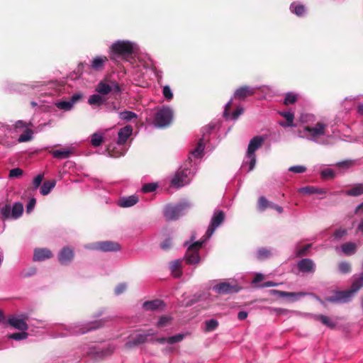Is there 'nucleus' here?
Segmentation results:
<instances>
[{
    "label": "nucleus",
    "mask_w": 363,
    "mask_h": 363,
    "mask_svg": "<svg viewBox=\"0 0 363 363\" xmlns=\"http://www.w3.org/2000/svg\"><path fill=\"white\" fill-rule=\"evenodd\" d=\"M162 94H163L164 96L168 101L172 99V98H173L172 91L171 88L169 87V86H168V85H165L163 86Z\"/></svg>",
    "instance_id": "51"
},
{
    "label": "nucleus",
    "mask_w": 363,
    "mask_h": 363,
    "mask_svg": "<svg viewBox=\"0 0 363 363\" xmlns=\"http://www.w3.org/2000/svg\"><path fill=\"white\" fill-rule=\"evenodd\" d=\"M133 128L130 125H126L121 128L118 133V140L116 145H109L107 147L106 152L110 157H119L124 155L126 148L124 146L128 138L131 135Z\"/></svg>",
    "instance_id": "5"
},
{
    "label": "nucleus",
    "mask_w": 363,
    "mask_h": 363,
    "mask_svg": "<svg viewBox=\"0 0 363 363\" xmlns=\"http://www.w3.org/2000/svg\"><path fill=\"white\" fill-rule=\"evenodd\" d=\"M119 116L121 120L129 121H131L132 119L136 118L137 115L133 111H125L120 112Z\"/></svg>",
    "instance_id": "43"
},
{
    "label": "nucleus",
    "mask_w": 363,
    "mask_h": 363,
    "mask_svg": "<svg viewBox=\"0 0 363 363\" xmlns=\"http://www.w3.org/2000/svg\"><path fill=\"white\" fill-rule=\"evenodd\" d=\"M23 212V205L21 202H16L11 206L6 204L0 208V217L3 219H18Z\"/></svg>",
    "instance_id": "10"
},
{
    "label": "nucleus",
    "mask_w": 363,
    "mask_h": 363,
    "mask_svg": "<svg viewBox=\"0 0 363 363\" xmlns=\"http://www.w3.org/2000/svg\"><path fill=\"white\" fill-rule=\"evenodd\" d=\"M55 184L56 182L55 180H50L44 182L40 189V194L43 196L49 194L55 186Z\"/></svg>",
    "instance_id": "30"
},
{
    "label": "nucleus",
    "mask_w": 363,
    "mask_h": 363,
    "mask_svg": "<svg viewBox=\"0 0 363 363\" xmlns=\"http://www.w3.org/2000/svg\"><path fill=\"white\" fill-rule=\"evenodd\" d=\"M94 248L104 252H113L119 250L120 246L117 242L105 241L97 242Z\"/></svg>",
    "instance_id": "19"
},
{
    "label": "nucleus",
    "mask_w": 363,
    "mask_h": 363,
    "mask_svg": "<svg viewBox=\"0 0 363 363\" xmlns=\"http://www.w3.org/2000/svg\"><path fill=\"white\" fill-rule=\"evenodd\" d=\"M351 267L348 262H341L339 264V270L342 274H347L350 272Z\"/></svg>",
    "instance_id": "53"
},
{
    "label": "nucleus",
    "mask_w": 363,
    "mask_h": 363,
    "mask_svg": "<svg viewBox=\"0 0 363 363\" xmlns=\"http://www.w3.org/2000/svg\"><path fill=\"white\" fill-rule=\"evenodd\" d=\"M290 9L292 13H294L298 16H302L305 12V8L303 5L291 4L290 6Z\"/></svg>",
    "instance_id": "42"
},
{
    "label": "nucleus",
    "mask_w": 363,
    "mask_h": 363,
    "mask_svg": "<svg viewBox=\"0 0 363 363\" xmlns=\"http://www.w3.org/2000/svg\"><path fill=\"white\" fill-rule=\"evenodd\" d=\"M270 208H274L277 211H278L279 213H281L283 212V208L281 206H277V204L272 202L270 204Z\"/></svg>",
    "instance_id": "64"
},
{
    "label": "nucleus",
    "mask_w": 363,
    "mask_h": 363,
    "mask_svg": "<svg viewBox=\"0 0 363 363\" xmlns=\"http://www.w3.org/2000/svg\"><path fill=\"white\" fill-rule=\"evenodd\" d=\"M232 103V99H230L225 106V109L223 112V116L226 119L230 120H236L238 117L242 114L244 110L242 107H238L231 114L228 113V111L230 107V104Z\"/></svg>",
    "instance_id": "21"
},
{
    "label": "nucleus",
    "mask_w": 363,
    "mask_h": 363,
    "mask_svg": "<svg viewBox=\"0 0 363 363\" xmlns=\"http://www.w3.org/2000/svg\"><path fill=\"white\" fill-rule=\"evenodd\" d=\"M96 91L101 94L106 95L111 92L118 93L121 91V88L118 83L113 81H110L108 83L100 82Z\"/></svg>",
    "instance_id": "13"
},
{
    "label": "nucleus",
    "mask_w": 363,
    "mask_h": 363,
    "mask_svg": "<svg viewBox=\"0 0 363 363\" xmlns=\"http://www.w3.org/2000/svg\"><path fill=\"white\" fill-rule=\"evenodd\" d=\"M279 284V283H276V282H274V281H266V282L263 283L262 284H261L259 286V287L265 288V287L277 286Z\"/></svg>",
    "instance_id": "61"
},
{
    "label": "nucleus",
    "mask_w": 363,
    "mask_h": 363,
    "mask_svg": "<svg viewBox=\"0 0 363 363\" xmlns=\"http://www.w3.org/2000/svg\"><path fill=\"white\" fill-rule=\"evenodd\" d=\"M52 254L50 250L46 248H36L34 250L33 261L41 262L52 257Z\"/></svg>",
    "instance_id": "20"
},
{
    "label": "nucleus",
    "mask_w": 363,
    "mask_h": 363,
    "mask_svg": "<svg viewBox=\"0 0 363 363\" xmlns=\"http://www.w3.org/2000/svg\"><path fill=\"white\" fill-rule=\"evenodd\" d=\"M28 334L26 331H22L21 333H14L8 335L9 339H13L15 340H25L28 337Z\"/></svg>",
    "instance_id": "45"
},
{
    "label": "nucleus",
    "mask_w": 363,
    "mask_h": 363,
    "mask_svg": "<svg viewBox=\"0 0 363 363\" xmlns=\"http://www.w3.org/2000/svg\"><path fill=\"white\" fill-rule=\"evenodd\" d=\"M189 207V206L187 203L167 204L164 208V216L168 220H177L180 216L184 215Z\"/></svg>",
    "instance_id": "8"
},
{
    "label": "nucleus",
    "mask_w": 363,
    "mask_h": 363,
    "mask_svg": "<svg viewBox=\"0 0 363 363\" xmlns=\"http://www.w3.org/2000/svg\"><path fill=\"white\" fill-rule=\"evenodd\" d=\"M104 141V135L100 133H94L91 136V143L94 147L100 146Z\"/></svg>",
    "instance_id": "36"
},
{
    "label": "nucleus",
    "mask_w": 363,
    "mask_h": 363,
    "mask_svg": "<svg viewBox=\"0 0 363 363\" xmlns=\"http://www.w3.org/2000/svg\"><path fill=\"white\" fill-rule=\"evenodd\" d=\"M113 350L114 348L113 347H108L106 350L103 349L100 351L99 350L95 352L94 354H96V357L102 358L111 354L113 352Z\"/></svg>",
    "instance_id": "49"
},
{
    "label": "nucleus",
    "mask_w": 363,
    "mask_h": 363,
    "mask_svg": "<svg viewBox=\"0 0 363 363\" xmlns=\"http://www.w3.org/2000/svg\"><path fill=\"white\" fill-rule=\"evenodd\" d=\"M282 117H284L286 122H280L279 125L284 128L286 127H295L294 123V114L291 111H280L279 113Z\"/></svg>",
    "instance_id": "23"
},
{
    "label": "nucleus",
    "mask_w": 363,
    "mask_h": 363,
    "mask_svg": "<svg viewBox=\"0 0 363 363\" xmlns=\"http://www.w3.org/2000/svg\"><path fill=\"white\" fill-rule=\"evenodd\" d=\"M347 233V230L345 229H340V230H337L335 233H334V237L335 239L337 240H339L340 239L342 236H344L345 235H346Z\"/></svg>",
    "instance_id": "59"
},
{
    "label": "nucleus",
    "mask_w": 363,
    "mask_h": 363,
    "mask_svg": "<svg viewBox=\"0 0 363 363\" xmlns=\"http://www.w3.org/2000/svg\"><path fill=\"white\" fill-rule=\"evenodd\" d=\"M127 289V284L125 283L119 284L116 288H115V294L116 295H120L122 293H123Z\"/></svg>",
    "instance_id": "57"
},
{
    "label": "nucleus",
    "mask_w": 363,
    "mask_h": 363,
    "mask_svg": "<svg viewBox=\"0 0 363 363\" xmlns=\"http://www.w3.org/2000/svg\"><path fill=\"white\" fill-rule=\"evenodd\" d=\"M158 185L157 183L145 184L142 187V191L144 193L152 192L155 191Z\"/></svg>",
    "instance_id": "48"
},
{
    "label": "nucleus",
    "mask_w": 363,
    "mask_h": 363,
    "mask_svg": "<svg viewBox=\"0 0 363 363\" xmlns=\"http://www.w3.org/2000/svg\"><path fill=\"white\" fill-rule=\"evenodd\" d=\"M272 202L269 201L264 196H260L258 199L257 208L259 211H264L270 207Z\"/></svg>",
    "instance_id": "40"
},
{
    "label": "nucleus",
    "mask_w": 363,
    "mask_h": 363,
    "mask_svg": "<svg viewBox=\"0 0 363 363\" xmlns=\"http://www.w3.org/2000/svg\"><path fill=\"white\" fill-rule=\"evenodd\" d=\"M297 100V94L294 92H288L286 94L284 104L285 105H290L295 103Z\"/></svg>",
    "instance_id": "44"
},
{
    "label": "nucleus",
    "mask_w": 363,
    "mask_h": 363,
    "mask_svg": "<svg viewBox=\"0 0 363 363\" xmlns=\"http://www.w3.org/2000/svg\"><path fill=\"white\" fill-rule=\"evenodd\" d=\"M35 203H36V201H35V199H34V198H32L29 200V201L26 206V213H30L33 210V208L35 206Z\"/></svg>",
    "instance_id": "58"
},
{
    "label": "nucleus",
    "mask_w": 363,
    "mask_h": 363,
    "mask_svg": "<svg viewBox=\"0 0 363 363\" xmlns=\"http://www.w3.org/2000/svg\"><path fill=\"white\" fill-rule=\"evenodd\" d=\"M81 98H82V94H74V95H72L71 96L69 100L56 101L55 102V105L60 110H62L64 111H69L73 108L74 104H77L80 100Z\"/></svg>",
    "instance_id": "15"
},
{
    "label": "nucleus",
    "mask_w": 363,
    "mask_h": 363,
    "mask_svg": "<svg viewBox=\"0 0 363 363\" xmlns=\"http://www.w3.org/2000/svg\"><path fill=\"white\" fill-rule=\"evenodd\" d=\"M320 175L324 179H332L335 177V172L330 168H325L321 171Z\"/></svg>",
    "instance_id": "50"
},
{
    "label": "nucleus",
    "mask_w": 363,
    "mask_h": 363,
    "mask_svg": "<svg viewBox=\"0 0 363 363\" xmlns=\"http://www.w3.org/2000/svg\"><path fill=\"white\" fill-rule=\"evenodd\" d=\"M138 196L131 195L121 198L118 201V204L121 207L129 208L136 204L138 202Z\"/></svg>",
    "instance_id": "22"
},
{
    "label": "nucleus",
    "mask_w": 363,
    "mask_h": 363,
    "mask_svg": "<svg viewBox=\"0 0 363 363\" xmlns=\"http://www.w3.org/2000/svg\"><path fill=\"white\" fill-rule=\"evenodd\" d=\"M111 49L113 59L125 58L137 50V45L129 40H118L112 44Z\"/></svg>",
    "instance_id": "7"
},
{
    "label": "nucleus",
    "mask_w": 363,
    "mask_h": 363,
    "mask_svg": "<svg viewBox=\"0 0 363 363\" xmlns=\"http://www.w3.org/2000/svg\"><path fill=\"white\" fill-rule=\"evenodd\" d=\"M102 323L101 320L86 324H73L69 326V332L65 335H81L84 334L91 330H94L101 327Z\"/></svg>",
    "instance_id": "11"
},
{
    "label": "nucleus",
    "mask_w": 363,
    "mask_h": 363,
    "mask_svg": "<svg viewBox=\"0 0 363 363\" xmlns=\"http://www.w3.org/2000/svg\"><path fill=\"white\" fill-rule=\"evenodd\" d=\"M163 306V302L160 300L156 299L150 301H145L143 306L145 310H156Z\"/></svg>",
    "instance_id": "32"
},
{
    "label": "nucleus",
    "mask_w": 363,
    "mask_h": 363,
    "mask_svg": "<svg viewBox=\"0 0 363 363\" xmlns=\"http://www.w3.org/2000/svg\"><path fill=\"white\" fill-rule=\"evenodd\" d=\"M271 256L270 250L265 248H260L257 250V257L259 259H264Z\"/></svg>",
    "instance_id": "46"
},
{
    "label": "nucleus",
    "mask_w": 363,
    "mask_h": 363,
    "mask_svg": "<svg viewBox=\"0 0 363 363\" xmlns=\"http://www.w3.org/2000/svg\"><path fill=\"white\" fill-rule=\"evenodd\" d=\"M173 117V110L169 106H162L155 113V125L158 128H166L172 123Z\"/></svg>",
    "instance_id": "9"
},
{
    "label": "nucleus",
    "mask_w": 363,
    "mask_h": 363,
    "mask_svg": "<svg viewBox=\"0 0 363 363\" xmlns=\"http://www.w3.org/2000/svg\"><path fill=\"white\" fill-rule=\"evenodd\" d=\"M28 315L26 314H21L18 315H12L9 318L8 323L13 328L21 330L26 331L28 328Z\"/></svg>",
    "instance_id": "12"
},
{
    "label": "nucleus",
    "mask_w": 363,
    "mask_h": 363,
    "mask_svg": "<svg viewBox=\"0 0 363 363\" xmlns=\"http://www.w3.org/2000/svg\"><path fill=\"white\" fill-rule=\"evenodd\" d=\"M108 61L106 57H96L93 59L91 63L92 69L100 70L104 67V63Z\"/></svg>",
    "instance_id": "31"
},
{
    "label": "nucleus",
    "mask_w": 363,
    "mask_h": 363,
    "mask_svg": "<svg viewBox=\"0 0 363 363\" xmlns=\"http://www.w3.org/2000/svg\"><path fill=\"white\" fill-rule=\"evenodd\" d=\"M346 195L357 196L363 194V184H358L352 186L350 189H347L344 191Z\"/></svg>",
    "instance_id": "28"
},
{
    "label": "nucleus",
    "mask_w": 363,
    "mask_h": 363,
    "mask_svg": "<svg viewBox=\"0 0 363 363\" xmlns=\"http://www.w3.org/2000/svg\"><path fill=\"white\" fill-rule=\"evenodd\" d=\"M224 219L225 213L223 211H215L203 238L201 240L195 241V236H191L189 241L184 242V245L187 247L186 252L185 254L186 263L196 264L200 262L201 257L199 254L200 249L203 247V245L206 242V240L212 236L216 229L223 222Z\"/></svg>",
    "instance_id": "1"
},
{
    "label": "nucleus",
    "mask_w": 363,
    "mask_h": 363,
    "mask_svg": "<svg viewBox=\"0 0 363 363\" xmlns=\"http://www.w3.org/2000/svg\"><path fill=\"white\" fill-rule=\"evenodd\" d=\"M258 87L244 86L238 88L234 93V97L239 100H243L246 97L253 95Z\"/></svg>",
    "instance_id": "16"
},
{
    "label": "nucleus",
    "mask_w": 363,
    "mask_h": 363,
    "mask_svg": "<svg viewBox=\"0 0 363 363\" xmlns=\"http://www.w3.org/2000/svg\"><path fill=\"white\" fill-rule=\"evenodd\" d=\"M150 333L148 334H138L135 337V338L133 340L128 341L126 342L125 346L127 347H132L137 345L143 343L146 341L147 337L150 335Z\"/></svg>",
    "instance_id": "26"
},
{
    "label": "nucleus",
    "mask_w": 363,
    "mask_h": 363,
    "mask_svg": "<svg viewBox=\"0 0 363 363\" xmlns=\"http://www.w3.org/2000/svg\"><path fill=\"white\" fill-rule=\"evenodd\" d=\"M72 152V150L69 148H64L61 150H55L51 153L52 156L56 159H66L69 157Z\"/></svg>",
    "instance_id": "25"
},
{
    "label": "nucleus",
    "mask_w": 363,
    "mask_h": 363,
    "mask_svg": "<svg viewBox=\"0 0 363 363\" xmlns=\"http://www.w3.org/2000/svg\"><path fill=\"white\" fill-rule=\"evenodd\" d=\"M218 326V322L214 319H211L206 322V330L208 331H212Z\"/></svg>",
    "instance_id": "54"
},
{
    "label": "nucleus",
    "mask_w": 363,
    "mask_h": 363,
    "mask_svg": "<svg viewBox=\"0 0 363 363\" xmlns=\"http://www.w3.org/2000/svg\"><path fill=\"white\" fill-rule=\"evenodd\" d=\"M23 171L21 168H13L9 172V178H17L22 176Z\"/></svg>",
    "instance_id": "52"
},
{
    "label": "nucleus",
    "mask_w": 363,
    "mask_h": 363,
    "mask_svg": "<svg viewBox=\"0 0 363 363\" xmlns=\"http://www.w3.org/2000/svg\"><path fill=\"white\" fill-rule=\"evenodd\" d=\"M104 101V98L99 94L91 95L88 99V103L90 105H101Z\"/></svg>",
    "instance_id": "41"
},
{
    "label": "nucleus",
    "mask_w": 363,
    "mask_h": 363,
    "mask_svg": "<svg viewBox=\"0 0 363 363\" xmlns=\"http://www.w3.org/2000/svg\"><path fill=\"white\" fill-rule=\"evenodd\" d=\"M282 294L284 295V297H286V298H291L292 301H296L306 295H311V296H314L313 294H309V293H305V292H298V293H294V292H287V291H285V293H282Z\"/></svg>",
    "instance_id": "35"
},
{
    "label": "nucleus",
    "mask_w": 363,
    "mask_h": 363,
    "mask_svg": "<svg viewBox=\"0 0 363 363\" xmlns=\"http://www.w3.org/2000/svg\"><path fill=\"white\" fill-rule=\"evenodd\" d=\"M357 248V245L354 242H347L342 246V252L347 255H350L353 254Z\"/></svg>",
    "instance_id": "38"
},
{
    "label": "nucleus",
    "mask_w": 363,
    "mask_h": 363,
    "mask_svg": "<svg viewBox=\"0 0 363 363\" xmlns=\"http://www.w3.org/2000/svg\"><path fill=\"white\" fill-rule=\"evenodd\" d=\"M33 135V131L31 130L30 127L26 128V130H23V133L20 135L18 138V143H26L32 140Z\"/></svg>",
    "instance_id": "33"
},
{
    "label": "nucleus",
    "mask_w": 363,
    "mask_h": 363,
    "mask_svg": "<svg viewBox=\"0 0 363 363\" xmlns=\"http://www.w3.org/2000/svg\"><path fill=\"white\" fill-rule=\"evenodd\" d=\"M182 262V259H176L171 263L170 269H171L172 275L174 277H179L182 275V272H181Z\"/></svg>",
    "instance_id": "29"
},
{
    "label": "nucleus",
    "mask_w": 363,
    "mask_h": 363,
    "mask_svg": "<svg viewBox=\"0 0 363 363\" xmlns=\"http://www.w3.org/2000/svg\"><path fill=\"white\" fill-rule=\"evenodd\" d=\"M352 164H353L352 161L346 160V161H343V162L338 163V166L345 167V168H349L350 167H351L352 165Z\"/></svg>",
    "instance_id": "62"
},
{
    "label": "nucleus",
    "mask_w": 363,
    "mask_h": 363,
    "mask_svg": "<svg viewBox=\"0 0 363 363\" xmlns=\"http://www.w3.org/2000/svg\"><path fill=\"white\" fill-rule=\"evenodd\" d=\"M298 269L303 273H313L315 269L314 262L308 258L301 259L297 264Z\"/></svg>",
    "instance_id": "17"
},
{
    "label": "nucleus",
    "mask_w": 363,
    "mask_h": 363,
    "mask_svg": "<svg viewBox=\"0 0 363 363\" xmlns=\"http://www.w3.org/2000/svg\"><path fill=\"white\" fill-rule=\"evenodd\" d=\"M184 335L182 334H177L168 337L158 338L157 341L161 344L168 343L174 344L180 342L183 340Z\"/></svg>",
    "instance_id": "27"
},
{
    "label": "nucleus",
    "mask_w": 363,
    "mask_h": 363,
    "mask_svg": "<svg viewBox=\"0 0 363 363\" xmlns=\"http://www.w3.org/2000/svg\"><path fill=\"white\" fill-rule=\"evenodd\" d=\"M206 140V135L203 134L202 138L199 140L196 147L191 152V155L184 166L180 167L175 173L171 182L174 186L182 187L190 182L194 174V170L189 168V167H192L195 164V162L194 164H192V157L197 159L203 156Z\"/></svg>",
    "instance_id": "2"
},
{
    "label": "nucleus",
    "mask_w": 363,
    "mask_h": 363,
    "mask_svg": "<svg viewBox=\"0 0 363 363\" xmlns=\"http://www.w3.org/2000/svg\"><path fill=\"white\" fill-rule=\"evenodd\" d=\"M299 191L301 193L305 194H325V191L322 189H318L313 186H305L302 187L299 189Z\"/></svg>",
    "instance_id": "34"
},
{
    "label": "nucleus",
    "mask_w": 363,
    "mask_h": 363,
    "mask_svg": "<svg viewBox=\"0 0 363 363\" xmlns=\"http://www.w3.org/2000/svg\"><path fill=\"white\" fill-rule=\"evenodd\" d=\"M289 170L294 173H303L306 170V168L303 165H296L291 167Z\"/></svg>",
    "instance_id": "56"
},
{
    "label": "nucleus",
    "mask_w": 363,
    "mask_h": 363,
    "mask_svg": "<svg viewBox=\"0 0 363 363\" xmlns=\"http://www.w3.org/2000/svg\"><path fill=\"white\" fill-rule=\"evenodd\" d=\"M264 138L261 136L254 137L248 145L246 157L242 162V168L245 169L247 172L252 171L256 164V156L255 152L262 145Z\"/></svg>",
    "instance_id": "6"
},
{
    "label": "nucleus",
    "mask_w": 363,
    "mask_h": 363,
    "mask_svg": "<svg viewBox=\"0 0 363 363\" xmlns=\"http://www.w3.org/2000/svg\"><path fill=\"white\" fill-rule=\"evenodd\" d=\"M33 123L31 121L26 122L23 120L17 121L13 125V131L15 133H18L22 130H26V128L32 127Z\"/></svg>",
    "instance_id": "24"
},
{
    "label": "nucleus",
    "mask_w": 363,
    "mask_h": 363,
    "mask_svg": "<svg viewBox=\"0 0 363 363\" xmlns=\"http://www.w3.org/2000/svg\"><path fill=\"white\" fill-rule=\"evenodd\" d=\"M264 279V275L261 273H257L254 279L252 280L253 284H257L260 282Z\"/></svg>",
    "instance_id": "63"
},
{
    "label": "nucleus",
    "mask_w": 363,
    "mask_h": 363,
    "mask_svg": "<svg viewBox=\"0 0 363 363\" xmlns=\"http://www.w3.org/2000/svg\"><path fill=\"white\" fill-rule=\"evenodd\" d=\"M328 125L323 122H317L313 125H305L298 130V136L310 141L320 143L327 135Z\"/></svg>",
    "instance_id": "3"
},
{
    "label": "nucleus",
    "mask_w": 363,
    "mask_h": 363,
    "mask_svg": "<svg viewBox=\"0 0 363 363\" xmlns=\"http://www.w3.org/2000/svg\"><path fill=\"white\" fill-rule=\"evenodd\" d=\"M240 288L237 284H232L228 282H221L213 286V290L220 294L237 293Z\"/></svg>",
    "instance_id": "14"
},
{
    "label": "nucleus",
    "mask_w": 363,
    "mask_h": 363,
    "mask_svg": "<svg viewBox=\"0 0 363 363\" xmlns=\"http://www.w3.org/2000/svg\"><path fill=\"white\" fill-rule=\"evenodd\" d=\"M74 257V251L69 247H65L58 255V259L62 264H67Z\"/></svg>",
    "instance_id": "18"
},
{
    "label": "nucleus",
    "mask_w": 363,
    "mask_h": 363,
    "mask_svg": "<svg viewBox=\"0 0 363 363\" xmlns=\"http://www.w3.org/2000/svg\"><path fill=\"white\" fill-rule=\"evenodd\" d=\"M311 247V244H307L303 247L297 246L296 248V255L298 257H302L306 255L308 250Z\"/></svg>",
    "instance_id": "47"
},
{
    "label": "nucleus",
    "mask_w": 363,
    "mask_h": 363,
    "mask_svg": "<svg viewBox=\"0 0 363 363\" xmlns=\"http://www.w3.org/2000/svg\"><path fill=\"white\" fill-rule=\"evenodd\" d=\"M43 179V174H39L33 179V184L34 186L35 189H37L40 186Z\"/></svg>",
    "instance_id": "55"
},
{
    "label": "nucleus",
    "mask_w": 363,
    "mask_h": 363,
    "mask_svg": "<svg viewBox=\"0 0 363 363\" xmlns=\"http://www.w3.org/2000/svg\"><path fill=\"white\" fill-rule=\"evenodd\" d=\"M315 320L321 321V323L329 328H334L335 326V323H333L331 319L323 315H314Z\"/></svg>",
    "instance_id": "39"
},
{
    "label": "nucleus",
    "mask_w": 363,
    "mask_h": 363,
    "mask_svg": "<svg viewBox=\"0 0 363 363\" xmlns=\"http://www.w3.org/2000/svg\"><path fill=\"white\" fill-rule=\"evenodd\" d=\"M315 121L314 115L311 113H303L300 116V121L305 125H313Z\"/></svg>",
    "instance_id": "37"
},
{
    "label": "nucleus",
    "mask_w": 363,
    "mask_h": 363,
    "mask_svg": "<svg viewBox=\"0 0 363 363\" xmlns=\"http://www.w3.org/2000/svg\"><path fill=\"white\" fill-rule=\"evenodd\" d=\"M169 321H170V318L169 317L164 316V317H162L159 320V321L157 323V325L160 327H163V326H165L167 325V323H169Z\"/></svg>",
    "instance_id": "60"
},
{
    "label": "nucleus",
    "mask_w": 363,
    "mask_h": 363,
    "mask_svg": "<svg viewBox=\"0 0 363 363\" xmlns=\"http://www.w3.org/2000/svg\"><path fill=\"white\" fill-rule=\"evenodd\" d=\"M363 286V272L354 276V280L350 289L342 291H336L334 295L326 298V301L331 303H347L354 294Z\"/></svg>",
    "instance_id": "4"
}]
</instances>
